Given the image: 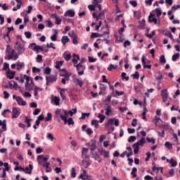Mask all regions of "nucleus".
<instances>
[{
  "label": "nucleus",
  "mask_w": 180,
  "mask_h": 180,
  "mask_svg": "<svg viewBox=\"0 0 180 180\" xmlns=\"http://www.w3.org/2000/svg\"><path fill=\"white\" fill-rule=\"evenodd\" d=\"M55 113L57 117H60L61 120L64 122L65 124H67V119L68 117V111H67L66 110H61V109L57 108Z\"/></svg>",
  "instance_id": "nucleus-1"
},
{
  "label": "nucleus",
  "mask_w": 180,
  "mask_h": 180,
  "mask_svg": "<svg viewBox=\"0 0 180 180\" xmlns=\"http://www.w3.org/2000/svg\"><path fill=\"white\" fill-rule=\"evenodd\" d=\"M42 158H43V155H39L37 157V160L38 161L39 165H41V167H44V168H45V169H46V173L51 172V171H53V169H51V167H50V165H51L49 162H41Z\"/></svg>",
  "instance_id": "nucleus-2"
},
{
  "label": "nucleus",
  "mask_w": 180,
  "mask_h": 180,
  "mask_svg": "<svg viewBox=\"0 0 180 180\" xmlns=\"http://www.w3.org/2000/svg\"><path fill=\"white\" fill-rule=\"evenodd\" d=\"M24 79L26 80V91H32L33 89V86H34V84H33V78H30L27 75H25Z\"/></svg>",
  "instance_id": "nucleus-3"
},
{
  "label": "nucleus",
  "mask_w": 180,
  "mask_h": 180,
  "mask_svg": "<svg viewBox=\"0 0 180 180\" xmlns=\"http://www.w3.org/2000/svg\"><path fill=\"white\" fill-rule=\"evenodd\" d=\"M12 58H14L15 60H18V58H19V53L17 54L13 49L11 51V52L7 53L6 56L5 57L6 60H12Z\"/></svg>",
  "instance_id": "nucleus-4"
},
{
  "label": "nucleus",
  "mask_w": 180,
  "mask_h": 180,
  "mask_svg": "<svg viewBox=\"0 0 180 180\" xmlns=\"http://www.w3.org/2000/svg\"><path fill=\"white\" fill-rule=\"evenodd\" d=\"M148 22L149 23H154V25H157L158 23H160V18H155V15L150 13L148 15Z\"/></svg>",
  "instance_id": "nucleus-5"
},
{
  "label": "nucleus",
  "mask_w": 180,
  "mask_h": 180,
  "mask_svg": "<svg viewBox=\"0 0 180 180\" xmlns=\"http://www.w3.org/2000/svg\"><path fill=\"white\" fill-rule=\"evenodd\" d=\"M15 49L16 50H18V53L19 56H22V54H23V53H25V46L22 45L20 44V42H19V41H17L15 43Z\"/></svg>",
  "instance_id": "nucleus-6"
},
{
  "label": "nucleus",
  "mask_w": 180,
  "mask_h": 180,
  "mask_svg": "<svg viewBox=\"0 0 180 180\" xmlns=\"http://www.w3.org/2000/svg\"><path fill=\"white\" fill-rule=\"evenodd\" d=\"M141 63L143 65V68H148V70H151V65H147L150 64V60H148L147 58H146V56L143 55L141 58Z\"/></svg>",
  "instance_id": "nucleus-7"
},
{
  "label": "nucleus",
  "mask_w": 180,
  "mask_h": 180,
  "mask_svg": "<svg viewBox=\"0 0 180 180\" xmlns=\"http://www.w3.org/2000/svg\"><path fill=\"white\" fill-rule=\"evenodd\" d=\"M115 124V126H119V119L110 118L108 120L107 124H105V127H109V124Z\"/></svg>",
  "instance_id": "nucleus-8"
},
{
  "label": "nucleus",
  "mask_w": 180,
  "mask_h": 180,
  "mask_svg": "<svg viewBox=\"0 0 180 180\" xmlns=\"http://www.w3.org/2000/svg\"><path fill=\"white\" fill-rule=\"evenodd\" d=\"M12 113V118L16 119L19 117V115H20V109L18 108H13Z\"/></svg>",
  "instance_id": "nucleus-9"
},
{
  "label": "nucleus",
  "mask_w": 180,
  "mask_h": 180,
  "mask_svg": "<svg viewBox=\"0 0 180 180\" xmlns=\"http://www.w3.org/2000/svg\"><path fill=\"white\" fill-rule=\"evenodd\" d=\"M46 85L49 86L50 85V83L56 82V81H57V76H54V75L46 76Z\"/></svg>",
  "instance_id": "nucleus-10"
},
{
  "label": "nucleus",
  "mask_w": 180,
  "mask_h": 180,
  "mask_svg": "<svg viewBox=\"0 0 180 180\" xmlns=\"http://www.w3.org/2000/svg\"><path fill=\"white\" fill-rule=\"evenodd\" d=\"M20 171H23L25 174L30 175L32 174V171H33V165H29V167H25V169L20 167Z\"/></svg>",
  "instance_id": "nucleus-11"
},
{
  "label": "nucleus",
  "mask_w": 180,
  "mask_h": 180,
  "mask_svg": "<svg viewBox=\"0 0 180 180\" xmlns=\"http://www.w3.org/2000/svg\"><path fill=\"white\" fill-rule=\"evenodd\" d=\"M161 96H162L163 102H167V100L168 99V90L167 89L162 90Z\"/></svg>",
  "instance_id": "nucleus-12"
},
{
  "label": "nucleus",
  "mask_w": 180,
  "mask_h": 180,
  "mask_svg": "<svg viewBox=\"0 0 180 180\" xmlns=\"http://www.w3.org/2000/svg\"><path fill=\"white\" fill-rule=\"evenodd\" d=\"M52 18H55V23L56 25H61V22H63V20L60 16L57 15V13H53L51 15Z\"/></svg>",
  "instance_id": "nucleus-13"
},
{
  "label": "nucleus",
  "mask_w": 180,
  "mask_h": 180,
  "mask_svg": "<svg viewBox=\"0 0 180 180\" xmlns=\"http://www.w3.org/2000/svg\"><path fill=\"white\" fill-rule=\"evenodd\" d=\"M106 107L105 109V115L106 116H110L113 113V111L112 110V106H110L109 104H105Z\"/></svg>",
  "instance_id": "nucleus-14"
},
{
  "label": "nucleus",
  "mask_w": 180,
  "mask_h": 180,
  "mask_svg": "<svg viewBox=\"0 0 180 180\" xmlns=\"http://www.w3.org/2000/svg\"><path fill=\"white\" fill-rule=\"evenodd\" d=\"M4 166L5 167V169H3L1 178H5L6 176V171H9V164L8 162H5Z\"/></svg>",
  "instance_id": "nucleus-15"
},
{
  "label": "nucleus",
  "mask_w": 180,
  "mask_h": 180,
  "mask_svg": "<svg viewBox=\"0 0 180 180\" xmlns=\"http://www.w3.org/2000/svg\"><path fill=\"white\" fill-rule=\"evenodd\" d=\"M16 101L18 102V105L21 106H26V101H23V98H22V97L17 96Z\"/></svg>",
  "instance_id": "nucleus-16"
},
{
  "label": "nucleus",
  "mask_w": 180,
  "mask_h": 180,
  "mask_svg": "<svg viewBox=\"0 0 180 180\" xmlns=\"http://www.w3.org/2000/svg\"><path fill=\"white\" fill-rule=\"evenodd\" d=\"M73 82L75 84V85H79V86L80 88H82V85H84V82H82V80H80L78 78H74L73 79Z\"/></svg>",
  "instance_id": "nucleus-17"
},
{
  "label": "nucleus",
  "mask_w": 180,
  "mask_h": 180,
  "mask_svg": "<svg viewBox=\"0 0 180 180\" xmlns=\"http://www.w3.org/2000/svg\"><path fill=\"white\" fill-rule=\"evenodd\" d=\"M51 99L52 102H54L56 106H58V105H60V98L57 96H52Z\"/></svg>",
  "instance_id": "nucleus-18"
},
{
  "label": "nucleus",
  "mask_w": 180,
  "mask_h": 180,
  "mask_svg": "<svg viewBox=\"0 0 180 180\" xmlns=\"http://www.w3.org/2000/svg\"><path fill=\"white\" fill-rule=\"evenodd\" d=\"M64 16H70V18H74L75 16V11H74V10H68L64 13Z\"/></svg>",
  "instance_id": "nucleus-19"
},
{
  "label": "nucleus",
  "mask_w": 180,
  "mask_h": 180,
  "mask_svg": "<svg viewBox=\"0 0 180 180\" xmlns=\"http://www.w3.org/2000/svg\"><path fill=\"white\" fill-rule=\"evenodd\" d=\"M146 138L142 137L141 139V140H139V141H137L136 143H135V144H136L139 147H143L144 146V144H146Z\"/></svg>",
  "instance_id": "nucleus-20"
},
{
  "label": "nucleus",
  "mask_w": 180,
  "mask_h": 180,
  "mask_svg": "<svg viewBox=\"0 0 180 180\" xmlns=\"http://www.w3.org/2000/svg\"><path fill=\"white\" fill-rule=\"evenodd\" d=\"M163 33H164L165 36H167V37H169L172 40L174 39V37L172 36V34L171 33V31L166 29V30H164Z\"/></svg>",
  "instance_id": "nucleus-21"
},
{
  "label": "nucleus",
  "mask_w": 180,
  "mask_h": 180,
  "mask_svg": "<svg viewBox=\"0 0 180 180\" xmlns=\"http://www.w3.org/2000/svg\"><path fill=\"white\" fill-rule=\"evenodd\" d=\"M31 46H34L32 50L33 51H35L37 53V54H39V50H40L41 46L39 45H36V44L33 43L30 44Z\"/></svg>",
  "instance_id": "nucleus-22"
},
{
  "label": "nucleus",
  "mask_w": 180,
  "mask_h": 180,
  "mask_svg": "<svg viewBox=\"0 0 180 180\" xmlns=\"http://www.w3.org/2000/svg\"><path fill=\"white\" fill-rule=\"evenodd\" d=\"M2 126L3 131H6V120H4L3 121L0 120V127Z\"/></svg>",
  "instance_id": "nucleus-23"
},
{
  "label": "nucleus",
  "mask_w": 180,
  "mask_h": 180,
  "mask_svg": "<svg viewBox=\"0 0 180 180\" xmlns=\"http://www.w3.org/2000/svg\"><path fill=\"white\" fill-rule=\"evenodd\" d=\"M68 41H70V38H68V36H63L62 37L61 43L63 44V46H65Z\"/></svg>",
  "instance_id": "nucleus-24"
},
{
  "label": "nucleus",
  "mask_w": 180,
  "mask_h": 180,
  "mask_svg": "<svg viewBox=\"0 0 180 180\" xmlns=\"http://www.w3.org/2000/svg\"><path fill=\"white\" fill-rule=\"evenodd\" d=\"M86 153H88V148H83L82 149V157H83V158H89V157L88 155H86Z\"/></svg>",
  "instance_id": "nucleus-25"
},
{
  "label": "nucleus",
  "mask_w": 180,
  "mask_h": 180,
  "mask_svg": "<svg viewBox=\"0 0 180 180\" xmlns=\"http://www.w3.org/2000/svg\"><path fill=\"white\" fill-rule=\"evenodd\" d=\"M72 57L73 58L72 60V62L73 63V64H77V63H78L77 60H79V56L74 53L72 55Z\"/></svg>",
  "instance_id": "nucleus-26"
},
{
  "label": "nucleus",
  "mask_w": 180,
  "mask_h": 180,
  "mask_svg": "<svg viewBox=\"0 0 180 180\" xmlns=\"http://www.w3.org/2000/svg\"><path fill=\"white\" fill-rule=\"evenodd\" d=\"M155 12L156 13V16H157L158 19H160V16H161V15H162V11H161V8H155Z\"/></svg>",
  "instance_id": "nucleus-27"
},
{
  "label": "nucleus",
  "mask_w": 180,
  "mask_h": 180,
  "mask_svg": "<svg viewBox=\"0 0 180 180\" xmlns=\"http://www.w3.org/2000/svg\"><path fill=\"white\" fill-rule=\"evenodd\" d=\"M7 74H9L8 76H7V78H8L9 79H13V78H15V74H16L15 72H9V71H7Z\"/></svg>",
  "instance_id": "nucleus-28"
},
{
  "label": "nucleus",
  "mask_w": 180,
  "mask_h": 180,
  "mask_svg": "<svg viewBox=\"0 0 180 180\" xmlns=\"http://www.w3.org/2000/svg\"><path fill=\"white\" fill-rule=\"evenodd\" d=\"M133 148H134V154H139V151H140V147L139 146V145H137L136 143H134L133 145Z\"/></svg>",
  "instance_id": "nucleus-29"
},
{
  "label": "nucleus",
  "mask_w": 180,
  "mask_h": 180,
  "mask_svg": "<svg viewBox=\"0 0 180 180\" xmlns=\"http://www.w3.org/2000/svg\"><path fill=\"white\" fill-rule=\"evenodd\" d=\"M63 57L65 61H70L71 60V53H63Z\"/></svg>",
  "instance_id": "nucleus-30"
},
{
  "label": "nucleus",
  "mask_w": 180,
  "mask_h": 180,
  "mask_svg": "<svg viewBox=\"0 0 180 180\" xmlns=\"http://www.w3.org/2000/svg\"><path fill=\"white\" fill-rule=\"evenodd\" d=\"M25 67V63L23 62H17V70L18 71H20V69Z\"/></svg>",
  "instance_id": "nucleus-31"
},
{
  "label": "nucleus",
  "mask_w": 180,
  "mask_h": 180,
  "mask_svg": "<svg viewBox=\"0 0 180 180\" xmlns=\"http://www.w3.org/2000/svg\"><path fill=\"white\" fill-rule=\"evenodd\" d=\"M139 27L140 29H146V20L145 19H142L140 22H139Z\"/></svg>",
  "instance_id": "nucleus-32"
},
{
  "label": "nucleus",
  "mask_w": 180,
  "mask_h": 180,
  "mask_svg": "<svg viewBox=\"0 0 180 180\" xmlns=\"http://www.w3.org/2000/svg\"><path fill=\"white\" fill-rule=\"evenodd\" d=\"M60 89V95L63 99V101L65 100V96H64V94H63V92H65V91H67V89H61L59 88Z\"/></svg>",
  "instance_id": "nucleus-33"
},
{
  "label": "nucleus",
  "mask_w": 180,
  "mask_h": 180,
  "mask_svg": "<svg viewBox=\"0 0 180 180\" xmlns=\"http://www.w3.org/2000/svg\"><path fill=\"white\" fill-rule=\"evenodd\" d=\"M160 122H162V120H161V118L158 116H155V126H160Z\"/></svg>",
  "instance_id": "nucleus-34"
},
{
  "label": "nucleus",
  "mask_w": 180,
  "mask_h": 180,
  "mask_svg": "<svg viewBox=\"0 0 180 180\" xmlns=\"http://www.w3.org/2000/svg\"><path fill=\"white\" fill-rule=\"evenodd\" d=\"M71 73H68L66 72L65 74L60 75V77H64L67 81H70V77H71Z\"/></svg>",
  "instance_id": "nucleus-35"
},
{
  "label": "nucleus",
  "mask_w": 180,
  "mask_h": 180,
  "mask_svg": "<svg viewBox=\"0 0 180 180\" xmlns=\"http://www.w3.org/2000/svg\"><path fill=\"white\" fill-rule=\"evenodd\" d=\"M98 117L100 120L99 123H103V121L106 119V117L102 114H98Z\"/></svg>",
  "instance_id": "nucleus-36"
},
{
  "label": "nucleus",
  "mask_w": 180,
  "mask_h": 180,
  "mask_svg": "<svg viewBox=\"0 0 180 180\" xmlns=\"http://www.w3.org/2000/svg\"><path fill=\"white\" fill-rule=\"evenodd\" d=\"M98 124H99V121L96 120H91V126H94L95 129H98Z\"/></svg>",
  "instance_id": "nucleus-37"
},
{
  "label": "nucleus",
  "mask_w": 180,
  "mask_h": 180,
  "mask_svg": "<svg viewBox=\"0 0 180 180\" xmlns=\"http://www.w3.org/2000/svg\"><path fill=\"white\" fill-rule=\"evenodd\" d=\"M165 146L166 148H168V150H172V143H171L169 141H166L165 143Z\"/></svg>",
  "instance_id": "nucleus-38"
},
{
  "label": "nucleus",
  "mask_w": 180,
  "mask_h": 180,
  "mask_svg": "<svg viewBox=\"0 0 180 180\" xmlns=\"http://www.w3.org/2000/svg\"><path fill=\"white\" fill-rule=\"evenodd\" d=\"M117 68V65H115L112 64H110L109 67L107 68L108 71H112V70H116Z\"/></svg>",
  "instance_id": "nucleus-39"
},
{
  "label": "nucleus",
  "mask_w": 180,
  "mask_h": 180,
  "mask_svg": "<svg viewBox=\"0 0 180 180\" xmlns=\"http://www.w3.org/2000/svg\"><path fill=\"white\" fill-rule=\"evenodd\" d=\"M68 36L71 37V39H74V37H77L78 35L74 32L73 30L68 32Z\"/></svg>",
  "instance_id": "nucleus-40"
},
{
  "label": "nucleus",
  "mask_w": 180,
  "mask_h": 180,
  "mask_svg": "<svg viewBox=\"0 0 180 180\" xmlns=\"http://www.w3.org/2000/svg\"><path fill=\"white\" fill-rule=\"evenodd\" d=\"M160 63L161 64H165L167 63V60H165V56L164 55H162L159 59Z\"/></svg>",
  "instance_id": "nucleus-41"
},
{
  "label": "nucleus",
  "mask_w": 180,
  "mask_h": 180,
  "mask_svg": "<svg viewBox=\"0 0 180 180\" xmlns=\"http://www.w3.org/2000/svg\"><path fill=\"white\" fill-rule=\"evenodd\" d=\"M46 47H47V49H53V50H56V46L53 44V42H51L50 44L47 43L46 44Z\"/></svg>",
  "instance_id": "nucleus-42"
},
{
  "label": "nucleus",
  "mask_w": 180,
  "mask_h": 180,
  "mask_svg": "<svg viewBox=\"0 0 180 180\" xmlns=\"http://www.w3.org/2000/svg\"><path fill=\"white\" fill-rule=\"evenodd\" d=\"M77 113V108L72 109L71 110L69 111L68 115L70 116H74Z\"/></svg>",
  "instance_id": "nucleus-43"
},
{
  "label": "nucleus",
  "mask_w": 180,
  "mask_h": 180,
  "mask_svg": "<svg viewBox=\"0 0 180 180\" xmlns=\"http://www.w3.org/2000/svg\"><path fill=\"white\" fill-rule=\"evenodd\" d=\"M179 58V53H176L172 56V61H176Z\"/></svg>",
  "instance_id": "nucleus-44"
},
{
  "label": "nucleus",
  "mask_w": 180,
  "mask_h": 180,
  "mask_svg": "<svg viewBox=\"0 0 180 180\" xmlns=\"http://www.w3.org/2000/svg\"><path fill=\"white\" fill-rule=\"evenodd\" d=\"M75 171H76L75 167H72V171H71V177L72 178H75V176H77V172Z\"/></svg>",
  "instance_id": "nucleus-45"
},
{
  "label": "nucleus",
  "mask_w": 180,
  "mask_h": 180,
  "mask_svg": "<svg viewBox=\"0 0 180 180\" xmlns=\"http://www.w3.org/2000/svg\"><path fill=\"white\" fill-rule=\"evenodd\" d=\"M101 155H103V157H105V158H108V157H109V152L106 151V150H102L101 152Z\"/></svg>",
  "instance_id": "nucleus-46"
},
{
  "label": "nucleus",
  "mask_w": 180,
  "mask_h": 180,
  "mask_svg": "<svg viewBox=\"0 0 180 180\" xmlns=\"http://www.w3.org/2000/svg\"><path fill=\"white\" fill-rule=\"evenodd\" d=\"M53 117V115H51V113L48 112L47 113V117H45V122H50V120Z\"/></svg>",
  "instance_id": "nucleus-47"
},
{
  "label": "nucleus",
  "mask_w": 180,
  "mask_h": 180,
  "mask_svg": "<svg viewBox=\"0 0 180 180\" xmlns=\"http://www.w3.org/2000/svg\"><path fill=\"white\" fill-rule=\"evenodd\" d=\"M148 143H152V144H155V139L154 138H146Z\"/></svg>",
  "instance_id": "nucleus-48"
},
{
  "label": "nucleus",
  "mask_w": 180,
  "mask_h": 180,
  "mask_svg": "<svg viewBox=\"0 0 180 180\" xmlns=\"http://www.w3.org/2000/svg\"><path fill=\"white\" fill-rule=\"evenodd\" d=\"M131 77H133L134 79H139L140 78V75L139 74V72H135V74L131 75Z\"/></svg>",
  "instance_id": "nucleus-49"
},
{
  "label": "nucleus",
  "mask_w": 180,
  "mask_h": 180,
  "mask_svg": "<svg viewBox=\"0 0 180 180\" xmlns=\"http://www.w3.org/2000/svg\"><path fill=\"white\" fill-rule=\"evenodd\" d=\"M61 65H63V61H57L55 67L57 70H60V67H61Z\"/></svg>",
  "instance_id": "nucleus-50"
},
{
  "label": "nucleus",
  "mask_w": 180,
  "mask_h": 180,
  "mask_svg": "<svg viewBox=\"0 0 180 180\" xmlns=\"http://www.w3.org/2000/svg\"><path fill=\"white\" fill-rule=\"evenodd\" d=\"M44 74L46 75H49V74H51V69L50 68H46L44 70Z\"/></svg>",
  "instance_id": "nucleus-51"
},
{
  "label": "nucleus",
  "mask_w": 180,
  "mask_h": 180,
  "mask_svg": "<svg viewBox=\"0 0 180 180\" xmlns=\"http://www.w3.org/2000/svg\"><path fill=\"white\" fill-rule=\"evenodd\" d=\"M36 60L37 63H41L43 61V56L41 55H37Z\"/></svg>",
  "instance_id": "nucleus-52"
},
{
  "label": "nucleus",
  "mask_w": 180,
  "mask_h": 180,
  "mask_svg": "<svg viewBox=\"0 0 180 180\" xmlns=\"http://www.w3.org/2000/svg\"><path fill=\"white\" fill-rule=\"evenodd\" d=\"M101 36H102V35H101L100 34L93 32V33H91V39H95V37H101Z\"/></svg>",
  "instance_id": "nucleus-53"
},
{
  "label": "nucleus",
  "mask_w": 180,
  "mask_h": 180,
  "mask_svg": "<svg viewBox=\"0 0 180 180\" xmlns=\"http://www.w3.org/2000/svg\"><path fill=\"white\" fill-rule=\"evenodd\" d=\"M45 22L46 23V27H53V24L50 20H46Z\"/></svg>",
  "instance_id": "nucleus-54"
},
{
  "label": "nucleus",
  "mask_w": 180,
  "mask_h": 180,
  "mask_svg": "<svg viewBox=\"0 0 180 180\" xmlns=\"http://www.w3.org/2000/svg\"><path fill=\"white\" fill-rule=\"evenodd\" d=\"M15 1L17 3V8L20 9L22 6V0H15Z\"/></svg>",
  "instance_id": "nucleus-55"
},
{
  "label": "nucleus",
  "mask_w": 180,
  "mask_h": 180,
  "mask_svg": "<svg viewBox=\"0 0 180 180\" xmlns=\"http://www.w3.org/2000/svg\"><path fill=\"white\" fill-rule=\"evenodd\" d=\"M121 76H122V79H125V81H129V76L126 77V72H122Z\"/></svg>",
  "instance_id": "nucleus-56"
},
{
  "label": "nucleus",
  "mask_w": 180,
  "mask_h": 180,
  "mask_svg": "<svg viewBox=\"0 0 180 180\" xmlns=\"http://www.w3.org/2000/svg\"><path fill=\"white\" fill-rule=\"evenodd\" d=\"M3 70H4V71H9V65L6 63H4Z\"/></svg>",
  "instance_id": "nucleus-57"
},
{
  "label": "nucleus",
  "mask_w": 180,
  "mask_h": 180,
  "mask_svg": "<svg viewBox=\"0 0 180 180\" xmlns=\"http://www.w3.org/2000/svg\"><path fill=\"white\" fill-rule=\"evenodd\" d=\"M134 141H136V136H131L129 139H128V142L129 143H133Z\"/></svg>",
  "instance_id": "nucleus-58"
},
{
  "label": "nucleus",
  "mask_w": 180,
  "mask_h": 180,
  "mask_svg": "<svg viewBox=\"0 0 180 180\" xmlns=\"http://www.w3.org/2000/svg\"><path fill=\"white\" fill-rule=\"evenodd\" d=\"M24 34L27 39H30V37H32V32H25Z\"/></svg>",
  "instance_id": "nucleus-59"
},
{
  "label": "nucleus",
  "mask_w": 180,
  "mask_h": 180,
  "mask_svg": "<svg viewBox=\"0 0 180 180\" xmlns=\"http://www.w3.org/2000/svg\"><path fill=\"white\" fill-rule=\"evenodd\" d=\"M67 123L69 126H71V124H74V120L71 117H69L68 120H67Z\"/></svg>",
  "instance_id": "nucleus-60"
},
{
  "label": "nucleus",
  "mask_w": 180,
  "mask_h": 180,
  "mask_svg": "<svg viewBox=\"0 0 180 180\" xmlns=\"http://www.w3.org/2000/svg\"><path fill=\"white\" fill-rule=\"evenodd\" d=\"M78 35L77 37H75L74 38H72V44H78Z\"/></svg>",
  "instance_id": "nucleus-61"
},
{
  "label": "nucleus",
  "mask_w": 180,
  "mask_h": 180,
  "mask_svg": "<svg viewBox=\"0 0 180 180\" xmlns=\"http://www.w3.org/2000/svg\"><path fill=\"white\" fill-rule=\"evenodd\" d=\"M88 8H89V11H95V8H96V6H95V4L89 5Z\"/></svg>",
  "instance_id": "nucleus-62"
},
{
  "label": "nucleus",
  "mask_w": 180,
  "mask_h": 180,
  "mask_svg": "<svg viewBox=\"0 0 180 180\" xmlns=\"http://www.w3.org/2000/svg\"><path fill=\"white\" fill-rule=\"evenodd\" d=\"M4 39L8 42L10 39H9V32H7L6 34L4 35Z\"/></svg>",
  "instance_id": "nucleus-63"
},
{
  "label": "nucleus",
  "mask_w": 180,
  "mask_h": 180,
  "mask_svg": "<svg viewBox=\"0 0 180 180\" xmlns=\"http://www.w3.org/2000/svg\"><path fill=\"white\" fill-rule=\"evenodd\" d=\"M170 164L172 167H175L177 165L176 161L174 160V159L170 160Z\"/></svg>",
  "instance_id": "nucleus-64"
}]
</instances>
